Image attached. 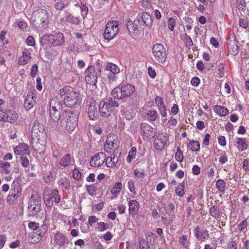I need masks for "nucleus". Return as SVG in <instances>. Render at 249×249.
Listing matches in <instances>:
<instances>
[{"instance_id": "f257e3e1", "label": "nucleus", "mask_w": 249, "mask_h": 249, "mask_svg": "<svg viewBox=\"0 0 249 249\" xmlns=\"http://www.w3.org/2000/svg\"><path fill=\"white\" fill-rule=\"evenodd\" d=\"M135 90L134 85L128 83H121L112 90L111 95L116 99L124 101L127 98L130 97Z\"/></svg>"}, {"instance_id": "f03ea898", "label": "nucleus", "mask_w": 249, "mask_h": 249, "mask_svg": "<svg viewBox=\"0 0 249 249\" xmlns=\"http://www.w3.org/2000/svg\"><path fill=\"white\" fill-rule=\"evenodd\" d=\"M119 103L113 97H107L102 100L99 105V110L103 117L108 118L119 107Z\"/></svg>"}, {"instance_id": "7ed1b4c3", "label": "nucleus", "mask_w": 249, "mask_h": 249, "mask_svg": "<svg viewBox=\"0 0 249 249\" xmlns=\"http://www.w3.org/2000/svg\"><path fill=\"white\" fill-rule=\"evenodd\" d=\"M49 14L47 10L38 9L35 11L32 15V21L34 26L40 29H46L49 23Z\"/></svg>"}, {"instance_id": "20e7f679", "label": "nucleus", "mask_w": 249, "mask_h": 249, "mask_svg": "<svg viewBox=\"0 0 249 249\" xmlns=\"http://www.w3.org/2000/svg\"><path fill=\"white\" fill-rule=\"evenodd\" d=\"M49 44L53 47L61 46L65 43V38L63 33L57 32L54 34L44 35L41 37L40 43L42 46Z\"/></svg>"}, {"instance_id": "39448f33", "label": "nucleus", "mask_w": 249, "mask_h": 249, "mask_svg": "<svg viewBox=\"0 0 249 249\" xmlns=\"http://www.w3.org/2000/svg\"><path fill=\"white\" fill-rule=\"evenodd\" d=\"M97 65V68L94 66H89L85 71V80L88 84L95 86L97 84L98 77L102 69L99 63Z\"/></svg>"}, {"instance_id": "423d86ee", "label": "nucleus", "mask_w": 249, "mask_h": 249, "mask_svg": "<svg viewBox=\"0 0 249 249\" xmlns=\"http://www.w3.org/2000/svg\"><path fill=\"white\" fill-rule=\"evenodd\" d=\"M41 210V197L37 194H32L29 200L27 213L30 216H34Z\"/></svg>"}, {"instance_id": "0eeeda50", "label": "nucleus", "mask_w": 249, "mask_h": 249, "mask_svg": "<svg viewBox=\"0 0 249 249\" xmlns=\"http://www.w3.org/2000/svg\"><path fill=\"white\" fill-rule=\"evenodd\" d=\"M53 109H49L50 119L49 124L52 127L61 130L63 126V120L61 118L60 112L53 107Z\"/></svg>"}, {"instance_id": "6e6552de", "label": "nucleus", "mask_w": 249, "mask_h": 249, "mask_svg": "<svg viewBox=\"0 0 249 249\" xmlns=\"http://www.w3.org/2000/svg\"><path fill=\"white\" fill-rule=\"evenodd\" d=\"M152 53L157 63L163 64L166 61L167 53L162 44L157 43L154 45L152 47Z\"/></svg>"}, {"instance_id": "1a4fd4ad", "label": "nucleus", "mask_w": 249, "mask_h": 249, "mask_svg": "<svg viewBox=\"0 0 249 249\" xmlns=\"http://www.w3.org/2000/svg\"><path fill=\"white\" fill-rule=\"evenodd\" d=\"M119 23L117 20L108 22L106 26L104 33V37L108 42L113 39L119 31Z\"/></svg>"}, {"instance_id": "9d476101", "label": "nucleus", "mask_w": 249, "mask_h": 249, "mask_svg": "<svg viewBox=\"0 0 249 249\" xmlns=\"http://www.w3.org/2000/svg\"><path fill=\"white\" fill-rule=\"evenodd\" d=\"M64 103L67 107H76L77 105L79 106L80 101L79 94L71 88L68 94L65 96Z\"/></svg>"}, {"instance_id": "9b49d317", "label": "nucleus", "mask_w": 249, "mask_h": 249, "mask_svg": "<svg viewBox=\"0 0 249 249\" xmlns=\"http://www.w3.org/2000/svg\"><path fill=\"white\" fill-rule=\"evenodd\" d=\"M105 71L109 72L107 74V78L109 83H112L116 81L117 77V74L120 72L119 67L111 62H107L105 65Z\"/></svg>"}, {"instance_id": "f8f14e48", "label": "nucleus", "mask_w": 249, "mask_h": 249, "mask_svg": "<svg viewBox=\"0 0 249 249\" xmlns=\"http://www.w3.org/2000/svg\"><path fill=\"white\" fill-rule=\"evenodd\" d=\"M157 128L152 127L146 123H142L140 126V132L143 139L150 140L156 136Z\"/></svg>"}, {"instance_id": "ddd939ff", "label": "nucleus", "mask_w": 249, "mask_h": 249, "mask_svg": "<svg viewBox=\"0 0 249 249\" xmlns=\"http://www.w3.org/2000/svg\"><path fill=\"white\" fill-rule=\"evenodd\" d=\"M63 117L67 118L66 129L68 132L72 131L77 125L78 116L76 113L67 112L63 114Z\"/></svg>"}, {"instance_id": "4468645a", "label": "nucleus", "mask_w": 249, "mask_h": 249, "mask_svg": "<svg viewBox=\"0 0 249 249\" xmlns=\"http://www.w3.org/2000/svg\"><path fill=\"white\" fill-rule=\"evenodd\" d=\"M169 142V135L166 133H159L154 140V147L157 150H162Z\"/></svg>"}, {"instance_id": "2eb2a0df", "label": "nucleus", "mask_w": 249, "mask_h": 249, "mask_svg": "<svg viewBox=\"0 0 249 249\" xmlns=\"http://www.w3.org/2000/svg\"><path fill=\"white\" fill-rule=\"evenodd\" d=\"M21 186L18 184L15 185L13 188L11 189L7 197V203L11 205L16 204V201L21 195Z\"/></svg>"}, {"instance_id": "dca6fc26", "label": "nucleus", "mask_w": 249, "mask_h": 249, "mask_svg": "<svg viewBox=\"0 0 249 249\" xmlns=\"http://www.w3.org/2000/svg\"><path fill=\"white\" fill-rule=\"evenodd\" d=\"M106 159V155L104 152H99L95 154L89 162L92 167L99 166L103 165Z\"/></svg>"}, {"instance_id": "f3484780", "label": "nucleus", "mask_w": 249, "mask_h": 249, "mask_svg": "<svg viewBox=\"0 0 249 249\" xmlns=\"http://www.w3.org/2000/svg\"><path fill=\"white\" fill-rule=\"evenodd\" d=\"M61 22L64 24L70 23L71 24L77 25L81 23V18L80 17L74 16L72 14L67 12L65 17L60 19Z\"/></svg>"}, {"instance_id": "a211bd4d", "label": "nucleus", "mask_w": 249, "mask_h": 249, "mask_svg": "<svg viewBox=\"0 0 249 249\" xmlns=\"http://www.w3.org/2000/svg\"><path fill=\"white\" fill-rule=\"evenodd\" d=\"M36 95L34 92H29L24 101V107L26 110L31 109L36 103Z\"/></svg>"}, {"instance_id": "6ab92c4d", "label": "nucleus", "mask_w": 249, "mask_h": 249, "mask_svg": "<svg viewBox=\"0 0 249 249\" xmlns=\"http://www.w3.org/2000/svg\"><path fill=\"white\" fill-rule=\"evenodd\" d=\"M114 137H116L114 134H110L107 137L104 145V150L106 152L110 153L113 149L117 148L115 146L117 144L115 143L116 141L114 138Z\"/></svg>"}, {"instance_id": "aec40b11", "label": "nucleus", "mask_w": 249, "mask_h": 249, "mask_svg": "<svg viewBox=\"0 0 249 249\" xmlns=\"http://www.w3.org/2000/svg\"><path fill=\"white\" fill-rule=\"evenodd\" d=\"M88 108V114L89 119L91 120H94L98 117V112L96 107L95 101L92 99L89 101Z\"/></svg>"}, {"instance_id": "412c9836", "label": "nucleus", "mask_w": 249, "mask_h": 249, "mask_svg": "<svg viewBox=\"0 0 249 249\" xmlns=\"http://www.w3.org/2000/svg\"><path fill=\"white\" fill-rule=\"evenodd\" d=\"M142 115L143 116L147 117V120L150 121H155L159 118L157 111L149 107L142 111Z\"/></svg>"}, {"instance_id": "4be33fe9", "label": "nucleus", "mask_w": 249, "mask_h": 249, "mask_svg": "<svg viewBox=\"0 0 249 249\" xmlns=\"http://www.w3.org/2000/svg\"><path fill=\"white\" fill-rule=\"evenodd\" d=\"M14 152L16 154L20 155H29L30 152L29 147L27 144L22 143H19L14 149Z\"/></svg>"}, {"instance_id": "5701e85b", "label": "nucleus", "mask_w": 249, "mask_h": 249, "mask_svg": "<svg viewBox=\"0 0 249 249\" xmlns=\"http://www.w3.org/2000/svg\"><path fill=\"white\" fill-rule=\"evenodd\" d=\"M195 235L198 240L203 242L209 237V234L207 230H201L197 226L195 230Z\"/></svg>"}, {"instance_id": "b1692460", "label": "nucleus", "mask_w": 249, "mask_h": 249, "mask_svg": "<svg viewBox=\"0 0 249 249\" xmlns=\"http://www.w3.org/2000/svg\"><path fill=\"white\" fill-rule=\"evenodd\" d=\"M31 58L30 52L27 49H25L22 52V55L18 59V64L19 65H25L28 63Z\"/></svg>"}, {"instance_id": "393cba45", "label": "nucleus", "mask_w": 249, "mask_h": 249, "mask_svg": "<svg viewBox=\"0 0 249 249\" xmlns=\"http://www.w3.org/2000/svg\"><path fill=\"white\" fill-rule=\"evenodd\" d=\"M129 213L132 215H136L139 212L140 204L136 200H132L128 203Z\"/></svg>"}, {"instance_id": "a878e982", "label": "nucleus", "mask_w": 249, "mask_h": 249, "mask_svg": "<svg viewBox=\"0 0 249 249\" xmlns=\"http://www.w3.org/2000/svg\"><path fill=\"white\" fill-rule=\"evenodd\" d=\"M54 240L55 243L59 246L63 245L65 243L68 244L69 242L68 238L64 234L59 232L55 234Z\"/></svg>"}, {"instance_id": "bb28decb", "label": "nucleus", "mask_w": 249, "mask_h": 249, "mask_svg": "<svg viewBox=\"0 0 249 249\" xmlns=\"http://www.w3.org/2000/svg\"><path fill=\"white\" fill-rule=\"evenodd\" d=\"M142 25L145 24L148 27H151L153 24V20L149 13L143 12L141 16H140Z\"/></svg>"}, {"instance_id": "cd10ccee", "label": "nucleus", "mask_w": 249, "mask_h": 249, "mask_svg": "<svg viewBox=\"0 0 249 249\" xmlns=\"http://www.w3.org/2000/svg\"><path fill=\"white\" fill-rule=\"evenodd\" d=\"M213 110L220 116H226L229 114V110L223 106L215 105L213 107Z\"/></svg>"}, {"instance_id": "c85d7f7f", "label": "nucleus", "mask_w": 249, "mask_h": 249, "mask_svg": "<svg viewBox=\"0 0 249 249\" xmlns=\"http://www.w3.org/2000/svg\"><path fill=\"white\" fill-rule=\"evenodd\" d=\"M235 145L240 151L246 150L248 147L246 139L244 138H237Z\"/></svg>"}, {"instance_id": "c756f323", "label": "nucleus", "mask_w": 249, "mask_h": 249, "mask_svg": "<svg viewBox=\"0 0 249 249\" xmlns=\"http://www.w3.org/2000/svg\"><path fill=\"white\" fill-rule=\"evenodd\" d=\"M48 230V227L46 224H43L41 226H39V228L37 229L36 233L37 234L39 237H37V240H35V241L37 243L39 242L42 237H43Z\"/></svg>"}, {"instance_id": "7c9ffc66", "label": "nucleus", "mask_w": 249, "mask_h": 249, "mask_svg": "<svg viewBox=\"0 0 249 249\" xmlns=\"http://www.w3.org/2000/svg\"><path fill=\"white\" fill-rule=\"evenodd\" d=\"M71 156L70 154H67L62 157L59 161V165L64 168L70 165L71 161Z\"/></svg>"}, {"instance_id": "2f4dec72", "label": "nucleus", "mask_w": 249, "mask_h": 249, "mask_svg": "<svg viewBox=\"0 0 249 249\" xmlns=\"http://www.w3.org/2000/svg\"><path fill=\"white\" fill-rule=\"evenodd\" d=\"M209 213L213 217L216 219L219 218L221 215V212L219 206L217 205L212 206L209 210Z\"/></svg>"}, {"instance_id": "473e14b6", "label": "nucleus", "mask_w": 249, "mask_h": 249, "mask_svg": "<svg viewBox=\"0 0 249 249\" xmlns=\"http://www.w3.org/2000/svg\"><path fill=\"white\" fill-rule=\"evenodd\" d=\"M6 122L13 123L17 121L18 115L15 111L11 110H6Z\"/></svg>"}, {"instance_id": "72a5a7b5", "label": "nucleus", "mask_w": 249, "mask_h": 249, "mask_svg": "<svg viewBox=\"0 0 249 249\" xmlns=\"http://www.w3.org/2000/svg\"><path fill=\"white\" fill-rule=\"evenodd\" d=\"M44 131V126L38 121H35L32 128V133L39 135V133H43Z\"/></svg>"}, {"instance_id": "f704fd0d", "label": "nucleus", "mask_w": 249, "mask_h": 249, "mask_svg": "<svg viewBox=\"0 0 249 249\" xmlns=\"http://www.w3.org/2000/svg\"><path fill=\"white\" fill-rule=\"evenodd\" d=\"M59 186L63 190H69L71 187V183L69 178H61L58 182Z\"/></svg>"}, {"instance_id": "c9c22d12", "label": "nucleus", "mask_w": 249, "mask_h": 249, "mask_svg": "<svg viewBox=\"0 0 249 249\" xmlns=\"http://www.w3.org/2000/svg\"><path fill=\"white\" fill-rule=\"evenodd\" d=\"M1 172L4 174H9L11 172V165L8 162H2L0 164Z\"/></svg>"}, {"instance_id": "e433bc0d", "label": "nucleus", "mask_w": 249, "mask_h": 249, "mask_svg": "<svg viewBox=\"0 0 249 249\" xmlns=\"http://www.w3.org/2000/svg\"><path fill=\"white\" fill-rule=\"evenodd\" d=\"M226 183L224 180L219 179L216 181V188L218 192L222 193H224L226 190Z\"/></svg>"}, {"instance_id": "4c0bfd02", "label": "nucleus", "mask_w": 249, "mask_h": 249, "mask_svg": "<svg viewBox=\"0 0 249 249\" xmlns=\"http://www.w3.org/2000/svg\"><path fill=\"white\" fill-rule=\"evenodd\" d=\"M43 200L46 206L51 207L53 205V200L51 194L49 193H44Z\"/></svg>"}, {"instance_id": "58836bf2", "label": "nucleus", "mask_w": 249, "mask_h": 249, "mask_svg": "<svg viewBox=\"0 0 249 249\" xmlns=\"http://www.w3.org/2000/svg\"><path fill=\"white\" fill-rule=\"evenodd\" d=\"M185 183L184 182L179 183L175 189V193L179 196H183L185 194Z\"/></svg>"}, {"instance_id": "ea45409f", "label": "nucleus", "mask_w": 249, "mask_h": 249, "mask_svg": "<svg viewBox=\"0 0 249 249\" xmlns=\"http://www.w3.org/2000/svg\"><path fill=\"white\" fill-rule=\"evenodd\" d=\"M136 151V148L135 147H132L131 148L126 158V161L128 163H130L132 161V160L135 158Z\"/></svg>"}, {"instance_id": "a19ab883", "label": "nucleus", "mask_w": 249, "mask_h": 249, "mask_svg": "<svg viewBox=\"0 0 249 249\" xmlns=\"http://www.w3.org/2000/svg\"><path fill=\"white\" fill-rule=\"evenodd\" d=\"M188 146L193 151H198L200 149V144L197 141H190Z\"/></svg>"}, {"instance_id": "79ce46f5", "label": "nucleus", "mask_w": 249, "mask_h": 249, "mask_svg": "<svg viewBox=\"0 0 249 249\" xmlns=\"http://www.w3.org/2000/svg\"><path fill=\"white\" fill-rule=\"evenodd\" d=\"M67 5V0H58L55 3V8L57 10L60 11Z\"/></svg>"}, {"instance_id": "37998d69", "label": "nucleus", "mask_w": 249, "mask_h": 249, "mask_svg": "<svg viewBox=\"0 0 249 249\" xmlns=\"http://www.w3.org/2000/svg\"><path fill=\"white\" fill-rule=\"evenodd\" d=\"M122 188V183L121 182H116L111 188L110 192L113 195L118 194L121 192Z\"/></svg>"}, {"instance_id": "c03bdc74", "label": "nucleus", "mask_w": 249, "mask_h": 249, "mask_svg": "<svg viewBox=\"0 0 249 249\" xmlns=\"http://www.w3.org/2000/svg\"><path fill=\"white\" fill-rule=\"evenodd\" d=\"M140 249H152L150 244L144 239H141L139 242Z\"/></svg>"}, {"instance_id": "a18cd8bd", "label": "nucleus", "mask_w": 249, "mask_h": 249, "mask_svg": "<svg viewBox=\"0 0 249 249\" xmlns=\"http://www.w3.org/2000/svg\"><path fill=\"white\" fill-rule=\"evenodd\" d=\"M50 194H51L52 198L54 199V201L55 203L59 202L60 200V196L59 195V192L57 189H54L52 190Z\"/></svg>"}, {"instance_id": "49530a36", "label": "nucleus", "mask_w": 249, "mask_h": 249, "mask_svg": "<svg viewBox=\"0 0 249 249\" xmlns=\"http://www.w3.org/2000/svg\"><path fill=\"white\" fill-rule=\"evenodd\" d=\"M220 157L219 159V162L221 164H224L228 161V157L227 154L225 151L220 150Z\"/></svg>"}, {"instance_id": "de8ad7c7", "label": "nucleus", "mask_w": 249, "mask_h": 249, "mask_svg": "<svg viewBox=\"0 0 249 249\" xmlns=\"http://www.w3.org/2000/svg\"><path fill=\"white\" fill-rule=\"evenodd\" d=\"M53 107L56 109H57L58 107H59V101H58L56 98H52L50 102L49 109H53Z\"/></svg>"}, {"instance_id": "09e8293b", "label": "nucleus", "mask_w": 249, "mask_h": 249, "mask_svg": "<svg viewBox=\"0 0 249 249\" xmlns=\"http://www.w3.org/2000/svg\"><path fill=\"white\" fill-rule=\"evenodd\" d=\"M72 177L75 180L78 181L81 179L82 175L80 171L77 168H75L73 170Z\"/></svg>"}, {"instance_id": "8fccbe9b", "label": "nucleus", "mask_w": 249, "mask_h": 249, "mask_svg": "<svg viewBox=\"0 0 249 249\" xmlns=\"http://www.w3.org/2000/svg\"><path fill=\"white\" fill-rule=\"evenodd\" d=\"M20 159L21 160L20 163L21 165L24 168L28 167L29 164V160L26 155H21L20 156Z\"/></svg>"}, {"instance_id": "3c124183", "label": "nucleus", "mask_w": 249, "mask_h": 249, "mask_svg": "<svg viewBox=\"0 0 249 249\" xmlns=\"http://www.w3.org/2000/svg\"><path fill=\"white\" fill-rule=\"evenodd\" d=\"M175 158L176 160L179 162L182 161L183 160L182 152L179 147L177 149V152L175 155Z\"/></svg>"}, {"instance_id": "603ef678", "label": "nucleus", "mask_w": 249, "mask_h": 249, "mask_svg": "<svg viewBox=\"0 0 249 249\" xmlns=\"http://www.w3.org/2000/svg\"><path fill=\"white\" fill-rule=\"evenodd\" d=\"M178 242L185 248H187L188 246V243L189 242V240L187 239V237L186 235H183L182 236L180 237L179 238Z\"/></svg>"}, {"instance_id": "864d4df0", "label": "nucleus", "mask_w": 249, "mask_h": 249, "mask_svg": "<svg viewBox=\"0 0 249 249\" xmlns=\"http://www.w3.org/2000/svg\"><path fill=\"white\" fill-rule=\"evenodd\" d=\"M132 21L129 19L127 20L126 26L130 34H134L136 31L135 28L132 26Z\"/></svg>"}, {"instance_id": "5fc2aeb1", "label": "nucleus", "mask_w": 249, "mask_h": 249, "mask_svg": "<svg viewBox=\"0 0 249 249\" xmlns=\"http://www.w3.org/2000/svg\"><path fill=\"white\" fill-rule=\"evenodd\" d=\"M134 174L136 177L141 178H143L145 176L144 170L143 169H136Z\"/></svg>"}, {"instance_id": "6e6d98bb", "label": "nucleus", "mask_w": 249, "mask_h": 249, "mask_svg": "<svg viewBox=\"0 0 249 249\" xmlns=\"http://www.w3.org/2000/svg\"><path fill=\"white\" fill-rule=\"evenodd\" d=\"M81 15L83 18L87 17L89 9L88 7L84 4H81L80 6Z\"/></svg>"}, {"instance_id": "4d7b16f0", "label": "nucleus", "mask_w": 249, "mask_h": 249, "mask_svg": "<svg viewBox=\"0 0 249 249\" xmlns=\"http://www.w3.org/2000/svg\"><path fill=\"white\" fill-rule=\"evenodd\" d=\"M155 101L158 108L165 106L163 98L160 96H157L155 98Z\"/></svg>"}, {"instance_id": "13d9d810", "label": "nucleus", "mask_w": 249, "mask_h": 249, "mask_svg": "<svg viewBox=\"0 0 249 249\" xmlns=\"http://www.w3.org/2000/svg\"><path fill=\"white\" fill-rule=\"evenodd\" d=\"M71 89V88L66 86L59 90V94L61 96H63L64 95L66 96L68 94V92L70 91Z\"/></svg>"}, {"instance_id": "bf43d9fd", "label": "nucleus", "mask_w": 249, "mask_h": 249, "mask_svg": "<svg viewBox=\"0 0 249 249\" xmlns=\"http://www.w3.org/2000/svg\"><path fill=\"white\" fill-rule=\"evenodd\" d=\"M236 2L238 4L237 7L238 9L244 11L246 6L245 0H236Z\"/></svg>"}, {"instance_id": "052dcab7", "label": "nucleus", "mask_w": 249, "mask_h": 249, "mask_svg": "<svg viewBox=\"0 0 249 249\" xmlns=\"http://www.w3.org/2000/svg\"><path fill=\"white\" fill-rule=\"evenodd\" d=\"M38 71V66L34 64L32 66L30 71V75L32 77H35Z\"/></svg>"}, {"instance_id": "680f3d73", "label": "nucleus", "mask_w": 249, "mask_h": 249, "mask_svg": "<svg viewBox=\"0 0 249 249\" xmlns=\"http://www.w3.org/2000/svg\"><path fill=\"white\" fill-rule=\"evenodd\" d=\"M248 222L247 220L242 221L238 225V229L240 231H244L247 227Z\"/></svg>"}, {"instance_id": "e2e57ef3", "label": "nucleus", "mask_w": 249, "mask_h": 249, "mask_svg": "<svg viewBox=\"0 0 249 249\" xmlns=\"http://www.w3.org/2000/svg\"><path fill=\"white\" fill-rule=\"evenodd\" d=\"M86 190L89 195L93 196V193L96 191V187L94 185H87Z\"/></svg>"}, {"instance_id": "0e129e2a", "label": "nucleus", "mask_w": 249, "mask_h": 249, "mask_svg": "<svg viewBox=\"0 0 249 249\" xmlns=\"http://www.w3.org/2000/svg\"><path fill=\"white\" fill-rule=\"evenodd\" d=\"M127 187L130 192L133 194H135L136 192L134 188V181L133 179H129L127 182Z\"/></svg>"}, {"instance_id": "69168bd1", "label": "nucleus", "mask_w": 249, "mask_h": 249, "mask_svg": "<svg viewBox=\"0 0 249 249\" xmlns=\"http://www.w3.org/2000/svg\"><path fill=\"white\" fill-rule=\"evenodd\" d=\"M176 20L173 18H170L168 20V28L171 31H173L175 25Z\"/></svg>"}, {"instance_id": "338daca9", "label": "nucleus", "mask_w": 249, "mask_h": 249, "mask_svg": "<svg viewBox=\"0 0 249 249\" xmlns=\"http://www.w3.org/2000/svg\"><path fill=\"white\" fill-rule=\"evenodd\" d=\"M239 26L244 29H247L249 26V22L243 18H240L239 21Z\"/></svg>"}, {"instance_id": "774afa93", "label": "nucleus", "mask_w": 249, "mask_h": 249, "mask_svg": "<svg viewBox=\"0 0 249 249\" xmlns=\"http://www.w3.org/2000/svg\"><path fill=\"white\" fill-rule=\"evenodd\" d=\"M122 154L121 150L116 148L112 152L111 156L112 158H119Z\"/></svg>"}]
</instances>
